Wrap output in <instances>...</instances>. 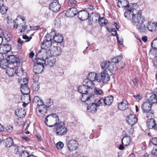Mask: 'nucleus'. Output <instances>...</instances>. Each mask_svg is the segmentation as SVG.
<instances>
[{"instance_id": "35", "label": "nucleus", "mask_w": 157, "mask_h": 157, "mask_svg": "<svg viewBox=\"0 0 157 157\" xmlns=\"http://www.w3.org/2000/svg\"><path fill=\"white\" fill-rule=\"evenodd\" d=\"M16 69L13 67H8L6 69V73L9 76H12L15 73Z\"/></svg>"}, {"instance_id": "62", "label": "nucleus", "mask_w": 157, "mask_h": 157, "mask_svg": "<svg viewBox=\"0 0 157 157\" xmlns=\"http://www.w3.org/2000/svg\"><path fill=\"white\" fill-rule=\"evenodd\" d=\"M151 154L154 156H157V149H153L151 152Z\"/></svg>"}, {"instance_id": "27", "label": "nucleus", "mask_w": 157, "mask_h": 157, "mask_svg": "<svg viewBox=\"0 0 157 157\" xmlns=\"http://www.w3.org/2000/svg\"><path fill=\"white\" fill-rule=\"evenodd\" d=\"M14 150L15 154L20 155L21 153H23L25 151V148L23 145H17L16 146H15Z\"/></svg>"}, {"instance_id": "13", "label": "nucleus", "mask_w": 157, "mask_h": 157, "mask_svg": "<svg viewBox=\"0 0 157 157\" xmlns=\"http://www.w3.org/2000/svg\"><path fill=\"white\" fill-rule=\"evenodd\" d=\"M7 60L9 61V63H11L15 67L19 66L21 63L20 59L13 55L8 56L7 57Z\"/></svg>"}, {"instance_id": "40", "label": "nucleus", "mask_w": 157, "mask_h": 157, "mask_svg": "<svg viewBox=\"0 0 157 157\" xmlns=\"http://www.w3.org/2000/svg\"><path fill=\"white\" fill-rule=\"evenodd\" d=\"M6 20L8 26L13 28V26L15 24V20L13 21L12 19L9 16L7 17Z\"/></svg>"}, {"instance_id": "37", "label": "nucleus", "mask_w": 157, "mask_h": 157, "mask_svg": "<svg viewBox=\"0 0 157 157\" xmlns=\"http://www.w3.org/2000/svg\"><path fill=\"white\" fill-rule=\"evenodd\" d=\"M9 61L6 59H4L0 62V66L2 69H6L8 67Z\"/></svg>"}, {"instance_id": "22", "label": "nucleus", "mask_w": 157, "mask_h": 157, "mask_svg": "<svg viewBox=\"0 0 157 157\" xmlns=\"http://www.w3.org/2000/svg\"><path fill=\"white\" fill-rule=\"evenodd\" d=\"M94 81L87 78L85 79L83 82L84 84L89 90L92 89L95 86V84Z\"/></svg>"}, {"instance_id": "2", "label": "nucleus", "mask_w": 157, "mask_h": 157, "mask_svg": "<svg viewBox=\"0 0 157 157\" xmlns=\"http://www.w3.org/2000/svg\"><path fill=\"white\" fill-rule=\"evenodd\" d=\"M82 101L86 103L87 105H88L87 110L89 112L93 113L96 111L98 107L95 104L96 100L94 99V95H84Z\"/></svg>"}, {"instance_id": "47", "label": "nucleus", "mask_w": 157, "mask_h": 157, "mask_svg": "<svg viewBox=\"0 0 157 157\" xmlns=\"http://www.w3.org/2000/svg\"><path fill=\"white\" fill-rule=\"evenodd\" d=\"M46 108L49 107L51 106L53 104V101L51 98L47 99L46 100Z\"/></svg>"}, {"instance_id": "15", "label": "nucleus", "mask_w": 157, "mask_h": 157, "mask_svg": "<svg viewBox=\"0 0 157 157\" xmlns=\"http://www.w3.org/2000/svg\"><path fill=\"white\" fill-rule=\"evenodd\" d=\"M52 44V42L51 41H44V42H42L41 45V48L42 50L39 52V54H42L44 55L45 56V54L46 53L44 54L42 52L43 50H45L48 51L47 50H50V48L51 47Z\"/></svg>"}, {"instance_id": "36", "label": "nucleus", "mask_w": 157, "mask_h": 157, "mask_svg": "<svg viewBox=\"0 0 157 157\" xmlns=\"http://www.w3.org/2000/svg\"><path fill=\"white\" fill-rule=\"evenodd\" d=\"M5 146L8 147L11 146L13 144V139L11 138H7L4 141Z\"/></svg>"}, {"instance_id": "58", "label": "nucleus", "mask_w": 157, "mask_h": 157, "mask_svg": "<svg viewBox=\"0 0 157 157\" xmlns=\"http://www.w3.org/2000/svg\"><path fill=\"white\" fill-rule=\"evenodd\" d=\"M151 96H153V97L154 96V99L155 100V101H157V88L155 89L154 94L152 95Z\"/></svg>"}, {"instance_id": "53", "label": "nucleus", "mask_w": 157, "mask_h": 157, "mask_svg": "<svg viewBox=\"0 0 157 157\" xmlns=\"http://www.w3.org/2000/svg\"><path fill=\"white\" fill-rule=\"evenodd\" d=\"M29 154L27 151H25L23 153H20V154L19 155V157H27Z\"/></svg>"}, {"instance_id": "61", "label": "nucleus", "mask_w": 157, "mask_h": 157, "mask_svg": "<svg viewBox=\"0 0 157 157\" xmlns=\"http://www.w3.org/2000/svg\"><path fill=\"white\" fill-rule=\"evenodd\" d=\"M31 38V37H29L27 35H24L22 36V39L25 40V41L27 42L29 41Z\"/></svg>"}, {"instance_id": "46", "label": "nucleus", "mask_w": 157, "mask_h": 157, "mask_svg": "<svg viewBox=\"0 0 157 157\" xmlns=\"http://www.w3.org/2000/svg\"><path fill=\"white\" fill-rule=\"evenodd\" d=\"M40 87L39 83L37 82H35L33 85L32 89L35 91H38Z\"/></svg>"}, {"instance_id": "20", "label": "nucleus", "mask_w": 157, "mask_h": 157, "mask_svg": "<svg viewBox=\"0 0 157 157\" xmlns=\"http://www.w3.org/2000/svg\"><path fill=\"white\" fill-rule=\"evenodd\" d=\"M78 17L81 21H83L87 19L89 17V13L85 10H81L78 12Z\"/></svg>"}, {"instance_id": "45", "label": "nucleus", "mask_w": 157, "mask_h": 157, "mask_svg": "<svg viewBox=\"0 0 157 157\" xmlns=\"http://www.w3.org/2000/svg\"><path fill=\"white\" fill-rule=\"evenodd\" d=\"M7 7L4 5L0 7V12L2 14L5 13L7 12Z\"/></svg>"}, {"instance_id": "3", "label": "nucleus", "mask_w": 157, "mask_h": 157, "mask_svg": "<svg viewBox=\"0 0 157 157\" xmlns=\"http://www.w3.org/2000/svg\"><path fill=\"white\" fill-rule=\"evenodd\" d=\"M25 18L22 16L17 17L15 20V24L13 26V29H17L21 32H24L27 29L28 26L26 25Z\"/></svg>"}, {"instance_id": "56", "label": "nucleus", "mask_w": 157, "mask_h": 157, "mask_svg": "<svg viewBox=\"0 0 157 157\" xmlns=\"http://www.w3.org/2000/svg\"><path fill=\"white\" fill-rule=\"evenodd\" d=\"M45 41H52V35L50 34H48L45 36Z\"/></svg>"}, {"instance_id": "32", "label": "nucleus", "mask_w": 157, "mask_h": 157, "mask_svg": "<svg viewBox=\"0 0 157 157\" xmlns=\"http://www.w3.org/2000/svg\"><path fill=\"white\" fill-rule=\"evenodd\" d=\"M37 56L40 57L36 59V64H38L43 65L45 63V59L42 55V54H39V52H38Z\"/></svg>"}, {"instance_id": "57", "label": "nucleus", "mask_w": 157, "mask_h": 157, "mask_svg": "<svg viewBox=\"0 0 157 157\" xmlns=\"http://www.w3.org/2000/svg\"><path fill=\"white\" fill-rule=\"evenodd\" d=\"M34 101L35 102H39V101H40L41 103V105L43 104V101L41 100H40V98L37 96L34 97Z\"/></svg>"}, {"instance_id": "44", "label": "nucleus", "mask_w": 157, "mask_h": 157, "mask_svg": "<svg viewBox=\"0 0 157 157\" xmlns=\"http://www.w3.org/2000/svg\"><path fill=\"white\" fill-rule=\"evenodd\" d=\"M105 101L104 99L103 98H101L100 99L98 100L97 102H95V104L97 105V107H98L101 105H105Z\"/></svg>"}, {"instance_id": "5", "label": "nucleus", "mask_w": 157, "mask_h": 157, "mask_svg": "<svg viewBox=\"0 0 157 157\" xmlns=\"http://www.w3.org/2000/svg\"><path fill=\"white\" fill-rule=\"evenodd\" d=\"M18 82L21 85V91L22 94H29V88L27 86L28 80L26 78H18Z\"/></svg>"}, {"instance_id": "16", "label": "nucleus", "mask_w": 157, "mask_h": 157, "mask_svg": "<svg viewBox=\"0 0 157 157\" xmlns=\"http://www.w3.org/2000/svg\"><path fill=\"white\" fill-rule=\"evenodd\" d=\"M57 2H53L51 3L49 6V9L53 12L56 13L60 10L61 7L59 3L57 0H53Z\"/></svg>"}, {"instance_id": "42", "label": "nucleus", "mask_w": 157, "mask_h": 157, "mask_svg": "<svg viewBox=\"0 0 157 157\" xmlns=\"http://www.w3.org/2000/svg\"><path fill=\"white\" fill-rule=\"evenodd\" d=\"M122 59V56H118L113 58L112 59V62L116 64H117Z\"/></svg>"}, {"instance_id": "24", "label": "nucleus", "mask_w": 157, "mask_h": 157, "mask_svg": "<svg viewBox=\"0 0 157 157\" xmlns=\"http://www.w3.org/2000/svg\"><path fill=\"white\" fill-rule=\"evenodd\" d=\"M95 17L98 18V22L100 26H103L106 25L108 23L107 19L104 17H100V16L98 14L95 15Z\"/></svg>"}, {"instance_id": "18", "label": "nucleus", "mask_w": 157, "mask_h": 157, "mask_svg": "<svg viewBox=\"0 0 157 157\" xmlns=\"http://www.w3.org/2000/svg\"><path fill=\"white\" fill-rule=\"evenodd\" d=\"M67 147L70 151H74L78 147V144L76 140H71L69 141L67 144Z\"/></svg>"}, {"instance_id": "6", "label": "nucleus", "mask_w": 157, "mask_h": 157, "mask_svg": "<svg viewBox=\"0 0 157 157\" xmlns=\"http://www.w3.org/2000/svg\"><path fill=\"white\" fill-rule=\"evenodd\" d=\"M154 98V96H150L147 101L142 104V109L144 113L150 111L151 109L152 104L157 103V101H155Z\"/></svg>"}, {"instance_id": "17", "label": "nucleus", "mask_w": 157, "mask_h": 157, "mask_svg": "<svg viewBox=\"0 0 157 157\" xmlns=\"http://www.w3.org/2000/svg\"><path fill=\"white\" fill-rule=\"evenodd\" d=\"M78 92L82 94V97L81 98V101L84 95L86 94L90 96H93L88 94L89 92V90L84 84L78 86Z\"/></svg>"}, {"instance_id": "50", "label": "nucleus", "mask_w": 157, "mask_h": 157, "mask_svg": "<svg viewBox=\"0 0 157 157\" xmlns=\"http://www.w3.org/2000/svg\"><path fill=\"white\" fill-rule=\"evenodd\" d=\"M94 90L95 93L97 95H100L103 94L102 91L99 88L97 87L94 88Z\"/></svg>"}, {"instance_id": "43", "label": "nucleus", "mask_w": 157, "mask_h": 157, "mask_svg": "<svg viewBox=\"0 0 157 157\" xmlns=\"http://www.w3.org/2000/svg\"><path fill=\"white\" fill-rule=\"evenodd\" d=\"M15 73L18 76L21 77L24 74L23 70L22 68H18L16 70Z\"/></svg>"}, {"instance_id": "48", "label": "nucleus", "mask_w": 157, "mask_h": 157, "mask_svg": "<svg viewBox=\"0 0 157 157\" xmlns=\"http://www.w3.org/2000/svg\"><path fill=\"white\" fill-rule=\"evenodd\" d=\"M106 29L108 31L111 33L113 36H114L117 35V31L114 28L109 29L108 27H106Z\"/></svg>"}, {"instance_id": "26", "label": "nucleus", "mask_w": 157, "mask_h": 157, "mask_svg": "<svg viewBox=\"0 0 157 157\" xmlns=\"http://www.w3.org/2000/svg\"><path fill=\"white\" fill-rule=\"evenodd\" d=\"M98 76L99 74H97L94 72H91L88 74L87 78L94 82L95 81L97 82V79L98 78Z\"/></svg>"}, {"instance_id": "25", "label": "nucleus", "mask_w": 157, "mask_h": 157, "mask_svg": "<svg viewBox=\"0 0 157 157\" xmlns=\"http://www.w3.org/2000/svg\"><path fill=\"white\" fill-rule=\"evenodd\" d=\"M144 22H142L136 25L138 31L141 33H144L147 31V27L144 24Z\"/></svg>"}, {"instance_id": "1", "label": "nucleus", "mask_w": 157, "mask_h": 157, "mask_svg": "<svg viewBox=\"0 0 157 157\" xmlns=\"http://www.w3.org/2000/svg\"><path fill=\"white\" fill-rule=\"evenodd\" d=\"M136 10L132 7L128 8L124 13L125 17L131 21L132 23L136 25L142 22H144L145 20L142 16L141 10H138L136 13Z\"/></svg>"}, {"instance_id": "28", "label": "nucleus", "mask_w": 157, "mask_h": 157, "mask_svg": "<svg viewBox=\"0 0 157 157\" xmlns=\"http://www.w3.org/2000/svg\"><path fill=\"white\" fill-rule=\"evenodd\" d=\"M128 107V102L125 100H123L118 105V109L121 111H124Z\"/></svg>"}, {"instance_id": "8", "label": "nucleus", "mask_w": 157, "mask_h": 157, "mask_svg": "<svg viewBox=\"0 0 157 157\" xmlns=\"http://www.w3.org/2000/svg\"><path fill=\"white\" fill-rule=\"evenodd\" d=\"M54 47L50 50H48V51L45 50H43L42 52L43 54L44 53H47V55L48 56H58L60 55L62 52V49L61 47L59 46Z\"/></svg>"}, {"instance_id": "4", "label": "nucleus", "mask_w": 157, "mask_h": 157, "mask_svg": "<svg viewBox=\"0 0 157 157\" xmlns=\"http://www.w3.org/2000/svg\"><path fill=\"white\" fill-rule=\"evenodd\" d=\"M60 122L58 116L56 114L48 115L45 118V124L49 127H55Z\"/></svg>"}, {"instance_id": "49", "label": "nucleus", "mask_w": 157, "mask_h": 157, "mask_svg": "<svg viewBox=\"0 0 157 157\" xmlns=\"http://www.w3.org/2000/svg\"><path fill=\"white\" fill-rule=\"evenodd\" d=\"M145 113H146L147 117L149 119L153 118L154 117V115L153 112L151 110L147 112H146Z\"/></svg>"}, {"instance_id": "33", "label": "nucleus", "mask_w": 157, "mask_h": 157, "mask_svg": "<svg viewBox=\"0 0 157 157\" xmlns=\"http://www.w3.org/2000/svg\"><path fill=\"white\" fill-rule=\"evenodd\" d=\"M157 26L156 23L154 22H150L147 26V29L151 32H153L155 30Z\"/></svg>"}, {"instance_id": "64", "label": "nucleus", "mask_w": 157, "mask_h": 157, "mask_svg": "<svg viewBox=\"0 0 157 157\" xmlns=\"http://www.w3.org/2000/svg\"><path fill=\"white\" fill-rule=\"evenodd\" d=\"M152 142L155 145H157V137L155 138L152 139Z\"/></svg>"}, {"instance_id": "10", "label": "nucleus", "mask_w": 157, "mask_h": 157, "mask_svg": "<svg viewBox=\"0 0 157 157\" xmlns=\"http://www.w3.org/2000/svg\"><path fill=\"white\" fill-rule=\"evenodd\" d=\"M126 121L128 124L131 126L130 131H129V133L132 134L134 132L133 128H132V126L137 123V118L134 114H131L127 117Z\"/></svg>"}, {"instance_id": "55", "label": "nucleus", "mask_w": 157, "mask_h": 157, "mask_svg": "<svg viewBox=\"0 0 157 157\" xmlns=\"http://www.w3.org/2000/svg\"><path fill=\"white\" fill-rule=\"evenodd\" d=\"M63 143L61 142H59L57 144V147L58 149H61L63 147Z\"/></svg>"}, {"instance_id": "11", "label": "nucleus", "mask_w": 157, "mask_h": 157, "mask_svg": "<svg viewBox=\"0 0 157 157\" xmlns=\"http://www.w3.org/2000/svg\"><path fill=\"white\" fill-rule=\"evenodd\" d=\"M110 80V76L108 72L101 71L99 74L98 78L97 79V82H102L107 83Z\"/></svg>"}, {"instance_id": "12", "label": "nucleus", "mask_w": 157, "mask_h": 157, "mask_svg": "<svg viewBox=\"0 0 157 157\" xmlns=\"http://www.w3.org/2000/svg\"><path fill=\"white\" fill-rule=\"evenodd\" d=\"M44 55L43 54H42V55L45 59V64L46 65L48 66L51 67L53 66L55 63L56 59L54 57H52V56H51L47 55V53Z\"/></svg>"}, {"instance_id": "9", "label": "nucleus", "mask_w": 157, "mask_h": 157, "mask_svg": "<svg viewBox=\"0 0 157 157\" xmlns=\"http://www.w3.org/2000/svg\"><path fill=\"white\" fill-rule=\"evenodd\" d=\"M113 67V65L109 61L104 60L101 63V68L102 71L111 72Z\"/></svg>"}, {"instance_id": "19", "label": "nucleus", "mask_w": 157, "mask_h": 157, "mask_svg": "<svg viewBox=\"0 0 157 157\" xmlns=\"http://www.w3.org/2000/svg\"><path fill=\"white\" fill-rule=\"evenodd\" d=\"M146 125L149 129L155 130L157 128V125L154 118L149 119L147 121Z\"/></svg>"}, {"instance_id": "52", "label": "nucleus", "mask_w": 157, "mask_h": 157, "mask_svg": "<svg viewBox=\"0 0 157 157\" xmlns=\"http://www.w3.org/2000/svg\"><path fill=\"white\" fill-rule=\"evenodd\" d=\"M5 129L7 132L10 133L13 130V127L12 126L9 125L5 128Z\"/></svg>"}, {"instance_id": "41", "label": "nucleus", "mask_w": 157, "mask_h": 157, "mask_svg": "<svg viewBox=\"0 0 157 157\" xmlns=\"http://www.w3.org/2000/svg\"><path fill=\"white\" fill-rule=\"evenodd\" d=\"M10 45L8 44H4L2 47V50L4 53L10 52L11 49Z\"/></svg>"}, {"instance_id": "59", "label": "nucleus", "mask_w": 157, "mask_h": 157, "mask_svg": "<svg viewBox=\"0 0 157 157\" xmlns=\"http://www.w3.org/2000/svg\"><path fill=\"white\" fill-rule=\"evenodd\" d=\"M68 2L71 5L74 6L76 5L77 3V1L75 0H69Z\"/></svg>"}, {"instance_id": "63", "label": "nucleus", "mask_w": 157, "mask_h": 157, "mask_svg": "<svg viewBox=\"0 0 157 157\" xmlns=\"http://www.w3.org/2000/svg\"><path fill=\"white\" fill-rule=\"evenodd\" d=\"M3 36L6 40H8L10 38V34L9 33H6L4 34Z\"/></svg>"}, {"instance_id": "60", "label": "nucleus", "mask_w": 157, "mask_h": 157, "mask_svg": "<svg viewBox=\"0 0 157 157\" xmlns=\"http://www.w3.org/2000/svg\"><path fill=\"white\" fill-rule=\"evenodd\" d=\"M45 16L47 18H49L52 16V13L50 12H47L45 14Z\"/></svg>"}, {"instance_id": "21", "label": "nucleus", "mask_w": 157, "mask_h": 157, "mask_svg": "<svg viewBox=\"0 0 157 157\" xmlns=\"http://www.w3.org/2000/svg\"><path fill=\"white\" fill-rule=\"evenodd\" d=\"M53 39L54 41L57 43V45H60L62 47H63V44L62 43L63 41V37L62 36L59 34H55L53 37Z\"/></svg>"}, {"instance_id": "34", "label": "nucleus", "mask_w": 157, "mask_h": 157, "mask_svg": "<svg viewBox=\"0 0 157 157\" xmlns=\"http://www.w3.org/2000/svg\"><path fill=\"white\" fill-rule=\"evenodd\" d=\"M104 99L105 101V105H110L113 101V98L112 96L107 97Z\"/></svg>"}, {"instance_id": "7", "label": "nucleus", "mask_w": 157, "mask_h": 157, "mask_svg": "<svg viewBox=\"0 0 157 157\" xmlns=\"http://www.w3.org/2000/svg\"><path fill=\"white\" fill-rule=\"evenodd\" d=\"M65 123L63 122H61L54 128L56 134L59 136L65 135L67 132V128L65 126Z\"/></svg>"}, {"instance_id": "39", "label": "nucleus", "mask_w": 157, "mask_h": 157, "mask_svg": "<svg viewBox=\"0 0 157 157\" xmlns=\"http://www.w3.org/2000/svg\"><path fill=\"white\" fill-rule=\"evenodd\" d=\"M131 138L129 136L124 137L122 140V142L123 145H128L131 142Z\"/></svg>"}, {"instance_id": "23", "label": "nucleus", "mask_w": 157, "mask_h": 157, "mask_svg": "<svg viewBox=\"0 0 157 157\" xmlns=\"http://www.w3.org/2000/svg\"><path fill=\"white\" fill-rule=\"evenodd\" d=\"M78 13V11L76 8H70L66 13V16L70 17H72L75 16Z\"/></svg>"}, {"instance_id": "31", "label": "nucleus", "mask_w": 157, "mask_h": 157, "mask_svg": "<svg viewBox=\"0 0 157 157\" xmlns=\"http://www.w3.org/2000/svg\"><path fill=\"white\" fill-rule=\"evenodd\" d=\"M117 6L120 7L121 6L122 7H131L128 4V2L127 1L125 0H119L117 3Z\"/></svg>"}, {"instance_id": "14", "label": "nucleus", "mask_w": 157, "mask_h": 157, "mask_svg": "<svg viewBox=\"0 0 157 157\" xmlns=\"http://www.w3.org/2000/svg\"><path fill=\"white\" fill-rule=\"evenodd\" d=\"M47 111V108L45 105L40 104L36 109L37 115L39 117H43L45 115Z\"/></svg>"}, {"instance_id": "30", "label": "nucleus", "mask_w": 157, "mask_h": 157, "mask_svg": "<svg viewBox=\"0 0 157 157\" xmlns=\"http://www.w3.org/2000/svg\"><path fill=\"white\" fill-rule=\"evenodd\" d=\"M26 114L24 109H17L16 111V115L20 118L24 117Z\"/></svg>"}, {"instance_id": "38", "label": "nucleus", "mask_w": 157, "mask_h": 157, "mask_svg": "<svg viewBox=\"0 0 157 157\" xmlns=\"http://www.w3.org/2000/svg\"><path fill=\"white\" fill-rule=\"evenodd\" d=\"M23 94V95H22L21 97V100L22 101L26 102L27 103H30L31 100L29 94Z\"/></svg>"}, {"instance_id": "54", "label": "nucleus", "mask_w": 157, "mask_h": 157, "mask_svg": "<svg viewBox=\"0 0 157 157\" xmlns=\"http://www.w3.org/2000/svg\"><path fill=\"white\" fill-rule=\"evenodd\" d=\"M133 97L138 101L141 100L142 98V97L140 94L134 95H133Z\"/></svg>"}, {"instance_id": "29", "label": "nucleus", "mask_w": 157, "mask_h": 157, "mask_svg": "<svg viewBox=\"0 0 157 157\" xmlns=\"http://www.w3.org/2000/svg\"><path fill=\"white\" fill-rule=\"evenodd\" d=\"M44 67V65L35 64L33 69V71L36 74L40 73L42 71Z\"/></svg>"}, {"instance_id": "51", "label": "nucleus", "mask_w": 157, "mask_h": 157, "mask_svg": "<svg viewBox=\"0 0 157 157\" xmlns=\"http://www.w3.org/2000/svg\"><path fill=\"white\" fill-rule=\"evenodd\" d=\"M151 45L153 48L157 49V39L153 40L151 44Z\"/></svg>"}]
</instances>
